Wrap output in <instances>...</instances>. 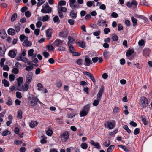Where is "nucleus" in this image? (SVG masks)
Returning a JSON list of instances; mask_svg holds the SVG:
<instances>
[{
    "label": "nucleus",
    "mask_w": 152,
    "mask_h": 152,
    "mask_svg": "<svg viewBox=\"0 0 152 152\" xmlns=\"http://www.w3.org/2000/svg\"><path fill=\"white\" fill-rule=\"evenodd\" d=\"M26 55L25 50L22 51L20 54H18L16 57L15 59L17 61H20L23 62L27 63L28 65L30 64V61H28V59L25 57Z\"/></svg>",
    "instance_id": "f257e3e1"
},
{
    "label": "nucleus",
    "mask_w": 152,
    "mask_h": 152,
    "mask_svg": "<svg viewBox=\"0 0 152 152\" xmlns=\"http://www.w3.org/2000/svg\"><path fill=\"white\" fill-rule=\"evenodd\" d=\"M52 8L49 6L47 3L45 4H43L41 10V12L42 13L46 14L50 13L51 12Z\"/></svg>",
    "instance_id": "f03ea898"
},
{
    "label": "nucleus",
    "mask_w": 152,
    "mask_h": 152,
    "mask_svg": "<svg viewBox=\"0 0 152 152\" xmlns=\"http://www.w3.org/2000/svg\"><path fill=\"white\" fill-rule=\"evenodd\" d=\"M37 100L38 102L39 100L37 99V97L33 96H30L28 98V104L31 106H34L37 103Z\"/></svg>",
    "instance_id": "7ed1b4c3"
},
{
    "label": "nucleus",
    "mask_w": 152,
    "mask_h": 152,
    "mask_svg": "<svg viewBox=\"0 0 152 152\" xmlns=\"http://www.w3.org/2000/svg\"><path fill=\"white\" fill-rule=\"evenodd\" d=\"M139 104L143 108H145L148 105V100L145 97L141 98L140 100Z\"/></svg>",
    "instance_id": "20e7f679"
},
{
    "label": "nucleus",
    "mask_w": 152,
    "mask_h": 152,
    "mask_svg": "<svg viewBox=\"0 0 152 152\" xmlns=\"http://www.w3.org/2000/svg\"><path fill=\"white\" fill-rule=\"evenodd\" d=\"M69 4L70 7L72 9H76L80 8V5L76 2V0H69Z\"/></svg>",
    "instance_id": "39448f33"
},
{
    "label": "nucleus",
    "mask_w": 152,
    "mask_h": 152,
    "mask_svg": "<svg viewBox=\"0 0 152 152\" xmlns=\"http://www.w3.org/2000/svg\"><path fill=\"white\" fill-rule=\"evenodd\" d=\"M69 136V133L67 131H65L61 135L60 138L62 142H65L67 140Z\"/></svg>",
    "instance_id": "423d86ee"
},
{
    "label": "nucleus",
    "mask_w": 152,
    "mask_h": 152,
    "mask_svg": "<svg viewBox=\"0 0 152 152\" xmlns=\"http://www.w3.org/2000/svg\"><path fill=\"white\" fill-rule=\"evenodd\" d=\"M107 21L105 20L99 19L98 20L97 25L100 27H107V25L106 24Z\"/></svg>",
    "instance_id": "0eeeda50"
},
{
    "label": "nucleus",
    "mask_w": 152,
    "mask_h": 152,
    "mask_svg": "<svg viewBox=\"0 0 152 152\" xmlns=\"http://www.w3.org/2000/svg\"><path fill=\"white\" fill-rule=\"evenodd\" d=\"M33 76V74L31 72L28 73L27 75L26 83L29 84L31 81Z\"/></svg>",
    "instance_id": "6e6552de"
},
{
    "label": "nucleus",
    "mask_w": 152,
    "mask_h": 152,
    "mask_svg": "<svg viewBox=\"0 0 152 152\" xmlns=\"http://www.w3.org/2000/svg\"><path fill=\"white\" fill-rule=\"evenodd\" d=\"M92 64V62L88 56H86L85 58L84 65L86 66H89Z\"/></svg>",
    "instance_id": "1a4fd4ad"
},
{
    "label": "nucleus",
    "mask_w": 152,
    "mask_h": 152,
    "mask_svg": "<svg viewBox=\"0 0 152 152\" xmlns=\"http://www.w3.org/2000/svg\"><path fill=\"white\" fill-rule=\"evenodd\" d=\"M104 87H102L100 88L97 95V99L99 100H101L102 94L104 91Z\"/></svg>",
    "instance_id": "9d476101"
},
{
    "label": "nucleus",
    "mask_w": 152,
    "mask_h": 152,
    "mask_svg": "<svg viewBox=\"0 0 152 152\" xmlns=\"http://www.w3.org/2000/svg\"><path fill=\"white\" fill-rule=\"evenodd\" d=\"M69 50L71 53H73L75 56H78L80 55V53L75 52V50L72 45L70 46L69 48Z\"/></svg>",
    "instance_id": "9b49d317"
},
{
    "label": "nucleus",
    "mask_w": 152,
    "mask_h": 152,
    "mask_svg": "<svg viewBox=\"0 0 152 152\" xmlns=\"http://www.w3.org/2000/svg\"><path fill=\"white\" fill-rule=\"evenodd\" d=\"M63 41L58 39L56 40L53 43V45L58 47L60 45H62Z\"/></svg>",
    "instance_id": "f8f14e48"
},
{
    "label": "nucleus",
    "mask_w": 152,
    "mask_h": 152,
    "mask_svg": "<svg viewBox=\"0 0 152 152\" xmlns=\"http://www.w3.org/2000/svg\"><path fill=\"white\" fill-rule=\"evenodd\" d=\"M115 122L114 121L112 122H107V127L110 129H113L115 126Z\"/></svg>",
    "instance_id": "ddd939ff"
},
{
    "label": "nucleus",
    "mask_w": 152,
    "mask_h": 152,
    "mask_svg": "<svg viewBox=\"0 0 152 152\" xmlns=\"http://www.w3.org/2000/svg\"><path fill=\"white\" fill-rule=\"evenodd\" d=\"M90 143L92 145L95 146L97 149H100L101 148V146L99 143L95 142L93 140H91L90 142Z\"/></svg>",
    "instance_id": "4468645a"
},
{
    "label": "nucleus",
    "mask_w": 152,
    "mask_h": 152,
    "mask_svg": "<svg viewBox=\"0 0 152 152\" xmlns=\"http://www.w3.org/2000/svg\"><path fill=\"white\" fill-rule=\"evenodd\" d=\"M29 83H27L25 82V83L24 85L22 86V87L20 89H19V91H27L29 88Z\"/></svg>",
    "instance_id": "2eb2a0df"
},
{
    "label": "nucleus",
    "mask_w": 152,
    "mask_h": 152,
    "mask_svg": "<svg viewBox=\"0 0 152 152\" xmlns=\"http://www.w3.org/2000/svg\"><path fill=\"white\" fill-rule=\"evenodd\" d=\"M150 53V50L149 48H145L143 51V56L145 57L148 56L149 55Z\"/></svg>",
    "instance_id": "dca6fc26"
},
{
    "label": "nucleus",
    "mask_w": 152,
    "mask_h": 152,
    "mask_svg": "<svg viewBox=\"0 0 152 152\" xmlns=\"http://www.w3.org/2000/svg\"><path fill=\"white\" fill-rule=\"evenodd\" d=\"M23 45L24 47H29L31 46V42L29 41L27 39H25L23 43Z\"/></svg>",
    "instance_id": "f3484780"
},
{
    "label": "nucleus",
    "mask_w": 152,
    "mask_h": 152,
    "mask_svg": "<svg viewBox=\"0 0 152 152\" xmlns=\"http://www.w3.org/2000/svg\"><path fill=\"white\" fill-rule=\"evenodd\" d=\"M52 30L50 28L47 29L46 31V36L48 39H50L51 37Z\"/></svg>",
    "instance_id": "a211bd4d"
},
{
    "label": "nucleus",
    "mask_w": 152,
    "mask_h": 152,
    "mask_svg": "<svg viewBox=\"0 0 152 152\" xmlns=\"http://www.w3.org/2000/svg\"><path fill=\"white\" fill-rule=\"evenodd\" d=\"M34 50L33 49H30L28 52V56H31L32 57H35L36 56V55L34 54Z\"/></svg>",
    "instance_id": "6ab92c4d"
},
{
    "label": "nucleus",
    "mask_w": 152,
    "mask_h": 152,
    "mask_svg": "<svg viewBox=\"0 0 152 152\" xmlns=\"http://www.w3.org/2000/svg\"><path fill=\"white\" fill-rule=\"evenodd\" d=\"M70 16L73 19H75L77 16V12H75L73 10H72L70 12Z\"/></svg>",
    "instance_id": "aec40b11"
},
{
    "label": "nucleus",
    "mask_w": 152,
    "mask_h": 152,
    "mask_svg": "<svg viewBox=\"0 0 152 152\" xmlns=\"http://www.w3.org/2000/svg\"><path fill=\"white\" fill-rule=\"evenodd\" d=\"M8 55L11 58H14L15 57L16 54L14 50H11L8 53Z\"/></svg>",
    "instance_id": "412c9836"
},
{
    "label": "nucleus",
    "mask_w": 152,
    "mask_h": 152,
    "mask_svg": "<svg viewBox=\"0 0 152 152\" xmlns=\"http://www.w3.org/2000/svg\"><path fill=\"white\" fill-rule=\"evenodd\" d=\"M16 80L17 82L18 86L19 87L20 86L23 81V78L22 77H19Z\"/></svg>",
    "instance_id": "4be33fe9"
},
{
    "label": "nucleus",
    "mask_w": 152,
    "mask_h": 152,
    "mask_svg": "<svg viewBox=\"0 0 152 152\" xmlns=\"http://www.w3.org/2000/svg\"><path fill=\"white\" fill-rule=\"evenodd\" d=\"M90 104H87L83 106L82 109L88 113L90 110Z\"/></svg>",
    "instance_id": "5701e85b"
},
{
    "label": "nucleus",
    "mask_w": 152,
    "mask_h": 152,
    "mask_svg": "<svg viewBox=\"0 0 152 152\" xmlns=\"http://www.w3.org/2000/svg\"><path fill=\"white\" fill-rule=\"evenodd\" d=\"M8 33L9 35H14L15 34V31L13 28H10L8 30Z\"/></svg>",
    "instance_id": "b1692460"
},
{
    "label": "nucleus",
    "mask_w": 152,
    "mask_h": 152,
    "mask_svg": "<svg viewBox=\"0 0 152 152\" xmlns=\"http://www.w3.org/2000/svg\"><path fill=\"white\" fill-rule=\"evenodd\" d=\"M105 59H108L110 56V53L109 51L105 50L103 53Z\"/></svg>",
    "instance_id": "393cba45"
},
{
    "label": "nucleus",
    "mask_w": 152,
    "mask_h": 152,
    "mask_svg": "<svg viewBox=\"0 0 152 152\" xmlns=\"http://www.w3.org/2000/svg\"><path fill=\"white\" fill-rule=\"evenodd\" d=\"M29 65V66H26L25 68V70L28 72L30 71L33 69V65L31 64V62L30 64Z\"/></svg>",
    "instance_id": "a878e982"
},
{
    "label": "nucleus",
    "mask_w": 152,
    "mask_h": 152,
    "mask_svg": "<svg viewBox=\"0 0 152 152\" xmlns=\"http://www.w3.org/2000/svg\"><path fill=\"white\" fill-rule=\"evenodd\" d=\"M77 43L79 47L82 48H84L86 44L83 41H79Z\"/></svg>",
    "instance_id": "bb28decb"
},
{
    "label": "nucleus",
    "mask_w": 152,
    "mask_h": 152,
    "mask_svg": "<svg viewBox=\"0 0 152 152\" xmlns=\"http://www.w3.org/2000/svg\"><path fill=\"white\" fill-rule=\"evenodd\" d=\"M38 124V123L37 122L35 121H32L29 124L30 126L32 128H34Z\"/></svg>",
    "instance_id": "cd10ccee"
},
{
    "label": "nucleus",
    "mask_w": 152,
    "mask_h": 152,
    "mask_svg": "<svg viewBox=\"0 0 152 152\" xmlns=\"http://www.w3.org/2000/svg\"><path fill=\"white\" fill-rule=\"evenodd\" d=\"M134 52V50L133 49H131L128 50L126 52V56L127 57H130Z\"/></svg>",
    "instance_id": "c85d7f7f"
},
{
    "label": "nucleus",
    "mask_w": 152,
    "mask_h": 152,
    "mask_svg": "<svg viewBox=\"0 0 152 152\" xmlns=\"http://www.w3.org/2000/svg\"><path fill=\"white\" fill-rule=\"evenodd\" d=\"M69 41L68 42V45H71L72 42L75 41V39L72 37L69 36L68 37Z\"/></svg>",
    "instance_id": "c756f323"
},
{
    "label": "nucleus",
    "mask_w": 152,
    "mask_h": 152,
    "mask_svg": "<svg viewBox=\"0 0 152 152\" xmlns=\"http://www.w3.org/2000/svg\"><path fill=\"white\" fill-rule=\"evenodd\" d=\"M87 6L88 7H91L92 6H93V7H95L94 4V2L93 1H88L86 3Z\"/></svg>",
    "instance_id": "7c9ffc66"
},
{
    "label": "nucleus",
    "mask_w": 152,
    "mask_h": 152,
    "mask_svg": "<svg viewBox=\"0 0 152 152\" xmlns=\"http://www.w3.org/2000/svg\"><path fill=\"white\" fill-rule=\"evenodd\" d=\"M118 147L121 148L126 152H128L129 151V148L123 145H118Z\"/></svg>",
    "instance_id": "2f4dec72"
},
{
    "label": "nucleus",
    "mask_w": 152,
    "mask_h": 152,
    "mask_svg": "<svg viewBox=\"0 0 152 152\" xmlns=\"http://www.w3.org/2000/svg\"><path fill=\"white\" fill-rule=\"evenodd\" d=\"M88 114V113L82 109L80 113V115L81 117H84L87 115Z\"/></svg>",
    "instance_id": "473e14b6"
},
{
    "label": "nucleus",
    "mask_w": 152,
    "mask_h": 152,
    "mask_svg": "<svg viewBox=\"0 0 152 152\" xmlns=\"http://www.w3.org/2000/svg\"><path fill=\"white\" fill-rule=\"evenodd\" d=\"M132 21L133 23V25L135 26L137 24V20L136 18H134L133 16L131 17Z\"/></svg>",
    "instance_id": "72a5a7b5"
},
{
    "label": "nucleus",
    "mask_w": 152,
    "mask_h": 152,
    "mask_svg": "<svg viewBox=\"0 0 152 152\" xmlns=\"http://www.w3.org/2000/svg\"><path fill=\"white\" fill-rule=\"evenodd\" d=\"M115 146L114 145H111L107 149L106 152H112Z\"/></svg>",
    "instance_id": "f704fd0d"
},
{
    "label": "nucleus",
    "mask_w": 152,
    "mask_h": 152,
    "mask_svg": "<svg viewBox=\"0 0 152 152\" xmlns=\"http://www.w3.org/2000/svg\"><path fill=\"white\" fill-rule=\"evenodd\" d=\"M2 83L5 87H8L9 86V82L6 79H4L2 80Z\"/></svg>",
    "instance_id": "c9c22d12"
},
{
    "label": "nucleus",
    "mask_w": 152,
    "mask_h": 152,
    "mask_svg": "<svg viewBox=\"0 0 152 152\" xmlns=\"http://www.w3.org/2000/svg\"><path fill=\"white\" fill-rule=\"evenodd\" d=\"M66 3V2L65 1L60 0L58 2V4L60 6H65Z\"/></svg>",
    "instance_id": "e433bc0d"
},
{
    "label": "nucleus",
    "mask_w": 152,
    "mask_h": 152,
    "mask_svg": "<svg viewBox=\"0 0 152 152\" xmlns=\"http://www.w3.org/2000/svg\"><path fill=\"white\" fill-rule=\"evenodd\" d=\"M15 78V75L13 74H11L9 76V78L10 82L13 81Z\"/></svg>",
    "instance_id": "4c0bfd02"
},
{
    "label": "nucleus",
    "mask_w": 152,
    "mask_h": 152,
    "mask_svg": "<svg viewBox=\"0 0 152 152\" xmlns=\"http://www.w3.org/2000/svg\"><path fill=\"white\" fill-rule=\"evenodd\" d=\"M123 128L125 130H126L127 132L129 134L131 132V130L129 129L128 126L126 125H125L123 126Z\"/></svg>",
    "instance_id": "58836bf2"
},
{
    "label": "nucleus",
    "mask_w": 152,
    "mask_h": 152,
    "mask_svg": "<svg viewBox=\"0 0 152 152\" xmlns=\"http://www.w3.org/2000/svg\"><path fill=\"white\" fill-rule=\"evenodd\" d=\"M12 102L11 99L10 97H9L8 99L6 102V104L8 106H10L12 104Z\"/></svg>",
    "instance_id": "ea45409f"
},
{
    "label": "nucleus",
    "mask_w": 152,
    "mask_h": 152,
    "mask_svg": "<svg viewBox=\"0 0 152 152\" xmlns=\"http://www.w3.org/2000/svg\"><path fill=\"white\" fill-rule=\"evenodd\" d=\"M80 147L83 149H86L88 148V145L86 143H82L80 145Z\"/></svg>",
    "instance_id": "a19ab883"
},
{
    "label": "nucleus",
    "mask_w": 152,
    "mask_h": 152,
    "mask_svg": "<svg viewBox=\"0 0 152 152\" xmlns=\"http://www.w3.org/2000/svg\"><path fill=\"white\" fill-rule=\"evenodd\" d=\"M19 69L18 68H13L12 70V73H14L15 74H17L19 73Z\"/></svg>",
    "instance_id": "79ce46f5"
},
{
    "label": "nucleus",
    "mask_w": 152,
    "mask_h": 152,
    "mask_svg": "<svg viewBox=\"0 0 152 152\" xmlns=\"http://www.w3.org/2000/svg\"><path fill=\"white\" fill-rule=\"evenodd\" d=\"M58 10H59L61 12H66L67 11V9L65 7H61L58 8Z\"/></svg>",
    "instance_id": "37998d69"
},
{
    "label": "nucleus",
    "mask_w": 152,
    "mask_h": 152,
    "mask_svg": "<svg viewBox=\"0 0 152 152\" xmlns=\"http://www.w3.org/2000/svg\"><path fill=\"white\" fill-rule=\"evenodd\" d=\"M110 141L109 140H106L103 143V145L104 146L106 147H108L110 145Z\"/></svg>",
    "instance_id": "c03bdc74"
},
{
    "label": "nucleus",
    "mask_w": 152,
    "mask_h": 152,
    "mask_svg": "<svg viewBox=\"0 0 152 152\" xmlns=\"http://www.w3.org/2000/svg\"><path fill=\"white\" fill-rule=\"evenodd\" d=\"M10 134V132L8 130H6L4 131L2 134L3 136H5Z\"/></svg>",
    "instance_id": "a18cd8bd"
},
{
    "label": "nucleus",
    "mask_w": 152,
    "mask_h": 152,
    "mask_svg": "<svg viewBox=\"0 0 152 152\" xmlns=\"http://www.w3.org/2000/svg\"><path fill=\"white\" fill-rule=\"evenodd\" d=\"M0 34L1 37L3 38L4 37H5L6 34V33L5 31L4 30H3L1 32H0Z\"/></svg>",
    "instance_id": "49530a36"
},
{
    "label": "nucleus",
    "mask_w": 152,
    "mask_h": 152,
    "mask_svg": "<svg viewBox=\"0 0 152 152\" xmlns=\"http://www.w3.org/2000/svg\"><path fill=\"white\" fill-rule=\"evenodd\" d=\"M83 73L84 75L89 76L90 78L93 76L92 74L87 72H83Z\"/></svg>",
    "instance_id": "de8ad7c7"
},
{
    "label": "nucleus",
    "mask_w": 152,
    "mask_h": 152,
    "mask_svg": "<svg viewBox=\"0 0 152 152\" xmlns=\"http://www.w3.org/2000/svg\"><path fill=\"white\" fill-rule=\"evenodd\" d=\"M83 73L84 75L89 76L90 78L93 76L92 74L87 72H83Z\"/></svg>",
    "instance_id": "09e8293b"
},
{
    "label": "nucleus",
    "mask_w": 152,
    "mask_h": 152,
    "mask_svg": "<svg viewBox=\"0 0 152 152\" xmlns=\"http://www.w3.org/2000/svg\"><path fill=\"white\" fill-rule=\"evenodd\" d=\"M83 73L84 75L89 76L90 78L93 76L92 74L87 72H83Z\"/></svg>",
    "instance_id": "8fccbe9b"
},
{
    "label": "nucleus",
    "mask_w": 152,
    "mask_h": 152,
    "mask_svg": "<svg viewBox=\"0 0 152 152\" xmlns=\"http://www.w3.org/2000/svg\"><path fill=\"white\" fill-rule=\"evenodd\" d=\"M49 18V16L48 15H46L45 16L42 17V21L45 22L48 21Z\"/></svg>",
    "instance_id": "3c124183"
},
{
    "label": "nucleus",
    "mask_w": 152,
    "mask_h": 152,
    "mask_svg": "<svg viewBox=\"0 0 152 152\" xmlns=\"http://www.w3.org/2000/svg\"><path fill=\"white\" fill-rule=\"evenodd\" d=\"M27 37H26L24 35H21L20 36L19 39L21 41H23L24 39H27Z\"/></svg>",
    "instance_id": "603ef678"
},
{
    "label": "nucleus",
    "mask_w": 152,
    "mask_h": 152,
    "mask_svg": "<svg viewBox=\"0 0 152 152\" xmlns=\"http://www.w3.org/2000/svg\"><path fill=\"white\" fill-rule=\"evenodd\" d=\"M15 66L16 68H19L21 69H22V66L21 64L18 62H16L15 64Z\"/></svg>",
    "instance_id": "864d4df0"
},
{
    "label": "nucleus",
    "mask_w": 152,
    "mask_h": 152,
    "mask_svg": "<svg viewBox=\"0 0 152 152\" xmlns=\"http://www.w3.org/2000/svg\"><path fill=\"white\" fill-rule=\"evenodd\" d=\"M45 2V1L43 0H40L38 1L37 3V6L38 7H40L42 4Z\"/></svg>",
    "instance_id": "5fc2aeb1"
},
{
    "label": "nucleus",
    "mask_w": 152,
    "mask_h": 152,
    "mask_svg": "<svg viewBox=\"0 0 152 152\" xmlns=\"http://www.w3.org/2000/svg\"><path fill=\"white\" fill-rule=\"evenodd\" d=\"M15 31L17 32H18L20 30V27L19 24L16 25L15 26Z\"/></svg>",
    "instance_id": "6e6d98bb"
},
{
    "label": "nucleus",
    "mask_w": 152,
    "mask_h": 152,
    "mask_svg": "<svg viewBox=\"0 0 152 152\" xmlns=\"http://www.w3.org/2000/svg\"><path fill=\"white\" fill-rule=\"evenodd\" d=\"M37 86L38 87V90L39 91H40L42 90V88H43L42 85L40 83H38L37 84Z\"/></svg>",
    "instance_id": "4d7b16f0"
},
{
    "label": "nucleus",
    "mask_w": 152,
    "mask_h": 152,
    "mask_svg": "<svg viewBox=\"0 0 152 152\" xmlns=\"http://www.w3.org/2000/svg\"><path fill=\"white\" fill-rule=\"evenodd\" d=\"M100 101V100H99L98 99L94 100L93 103V105L95 106H97L98 105L99 102Z\"/></svg>",
    "instance_id": "13d9d810"
},
{
    "label": "nucleus",
    "mask_w": 152,
    "mask_h": 152,
    "mask_svg": "<svg viewBox=\"0 0 152 152\" xmlns=\"http://www.w3.org/2000/svg\"><path fill=\"white\" fill-rule=\"evenodd\" d=\"M142 121L145 125H146L148 124L147 121L146 120V117H142Z\"/></svg>",
    "instance_id": "bf43d9fd"
},
{
    "label": "nucleus",
    "mask_w": 152,
    "mask_h": 152,
    "mask_svg": "<svg viewBox=\"0 0 152 152\" xmlns=\"http://www.w3.org/2000/svg\"><path fill=\"white\" fill-rule=\"evenodd\" d=\"M5 61V59L4 58H2L1 59L0 62V65L1 67H2L4 64V62Z\"/></svg>",
    "instance_id": "052dcab7"
},
{
    "label": "nucleus",
    "mask_w": 152,
    "mask_h": 152,
    "mask_svg": "<svg viewBox=\"0 0 152 152\" xmlns=\"http://www.w3.org/2000/svg\"><path fill=\"white\" fill-rule=\"evenodd\" d=\"M145 42L142 39L140 40L138 43L139 45L140 46L144 45H145Z\"/></svg>",
    "instance_id": "680f3d73"
},
{
    "label": "nucleus",
    "mask_w": 152,
    "mask_h": 152,
    "mask_svg": "<svg viewBox=\"0 0 152 152\" xmlns=\"http://www.w3.org/2000/svg\"><path fill=\"white\" fill-rule=\"evenodd\" d=\"M34 33L35 35L36 36H38L39 34L40 33V30L39 28H37L35 29L34 30Z\"/></svg>",
    "instance_id": "e2e57ef3"
},
{
    "label": "nucleus",
    "mask_w": 152,
    "mask_h": 152,
    "mask_svg": "<svg viewBox=\"0 0 152 152\" xmlns=\"http://www.w3.org/2000/svg\"><path fill=\"white\" fill-rule=\"evenodd\" d=\"M22 113L21 111L19 110L18 112L17 117L18 118L21 119L22 118Z\"/></svg>",
    "instance_id": "0e129e2a"
},
{
    "label": "nucleus",
    "mask_w": 152,
    "mask_h": 152,
    "mask_svg": "<svg viewBox=\"0 0 152 152\" xmlns=\"http://www.w3.org/2000/svg\"><path fill=\"white\" fill-rule=\"evenodd\" d=\"M104 33L105 34H107L109 33L110 31L109 28H105L104 30Z\"/></svg>",
    "instance_id": "69168bd1"
},
{
    "label": "nucleus",
    "mask_w": 152,
    "mask_h": 152,
    "mask_svg": "<svg viewBox=\"0 0 152 152\" xmlns=\"http://www.w3.org/2000/svg\"><path fill=\"white\" fill-rule=\"evenodd\" d=\"M140 132V129L138 128H136L134 131V134L135 135H137Z\"/></svg>",
    "instance_id": "338daca9"
},
{
    "label": "nucleus",
    "mask_w": 152,
    "mask_h": 152,
    "mask_svg": "<svg viewBox=\"0 0 152 152\" xmlns=\"http://www.w3.org/2000/svg\"><path fill=\"white\" fill-rule=\"evenodd\" d=\"M53 133V131L52 130H48L46 132V134L48 136H51Z\"/></svg>",
    "instance_id": "774afa93"
}]
</instances>
